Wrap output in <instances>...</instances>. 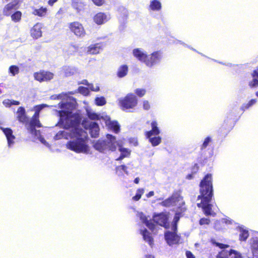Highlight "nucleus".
<instances>
[{
  "instance_id": "nucleus-1",
  "label": "nucleus",
  "mask_w": 258,
  "mask_h": 258,
  "mask_svg": "<svg viewBox=\"0 0 258 258\" xmlns=\"http://www.w3.org/2000/svg\"><path fill=\"white\" fill-rule=\"evenodd\" d=\"M76 105L74 98H70L66 102L61 101L58 104L61 110H56L57 115L59 117L60 124L66 128L72 127L70 134L71 140L66 144L67 148L77 153H88L89 151L88 134L80 126L81 116L73 112Z\"/></svg>"
},
{
  "instance_id": "nucleus-2",
  "label": "nucleus",
  "mask_w": 258,
  "mask_h": 258,
  "mask_svg": "<svg viewBox=\"0 0 258 258\" xmlns=\"http://www.w3.org/2000/svg\"><path fill=\"white\" fill-rule=\"evenodd\" d=\"M200 195L198 199L201 200L200 203H198L199 208H202L206 216L211 215L212 205L210 204L213 196L212 178L211 174H207L201 180L200 184Z\"/></svg>"
},
{
  "instance_id": "nucleus-3",
  "label": "nucleus",
  "mask_w": 258,
  "mask_h": 258,
  "mask_svg": "<svg viewBox=\"0 0 258 258\" xmlns=\"http://www.w3.org/2000/svg\"><path fill=\"white\" fill-rule=\"evenodd\" d=\"M48 105L45 104L37 105L35 107V113L29 121L25 109L23 107H19L17 111V119L22 123H26V126L29 132L36 137L40 136V132L39 130H36V127H41V124L39 120V112L44 107Z\"/></svg>"
},
{
  "instance_id": "nucleus-4",
  "label": "nucleus",
  "mask_w": 258,
  "mask_h": 258,
  "mask_svg": "<svg viewBox=\"0 0 258 258\" xmlns=\"http://www.w3.org/2000/svg\"><path fill=\"white\" fill-rule=\"evenodd\" d=\"M117 146H118V150L120 152V156L116 159L117 161H121L123 158L130 156L131 150L120 146L115 137L110 134L106 135V139L99 140L93 145L94 148L100 152H105L106 151H114L116 150Z\"/></svg>"
},
{
  "instance_id": "nucleus-5",
  "label": "nucleus",
  "mask_w": 258,
  "mask_h": 258,
  "mask_svg": "<svg viewBox=\"0 0 258 258\" xmlns=\"http://www.w3.org/2000/svg\"><path fill=\"white\" fill-rule=\"evenodd\" d=\"M138 104V99L136 96L133 93H128L123 98L119 99V104L122 110L128 111L133 109Z\"/></svg>"
},
{
  "instance_id": "nucleus-6",
  "label": "nucleus",
  "mask_w": 258,
  "mask_h": 258,
  "mask_svg": "<svg viewBox=\"0 0 258 258\" xmlns=\"http://www.w3.org/2000/svg\"><path fill=\"white\" fill-rule=\"evenodd\" d=\"M213 243L215 244L216 246L222 249L217 254V258H242L241 254L237 251L233 249H230V250H226V248L229 247L228 245L215 241Z\"/></svg>"
},
{
  "instance_id": "nucleus-7",
  "label": "nucleus",
  "mask_w": 258,
  "mask_h": 258,
  "mask_svg": "<svg viewBox=\"0 0 258 258\" xmlns=\"http://www.w3.org/2000/svg\"><path fill=\"white\" fill-rule=\"evenodd\" d=\"M162 57L163 55L161 51H154L150 54H147L146 60L144 61V63L147 67L152 68L160 63Z\"/></svg>"
},
{
  "instance_id": "nucleus-8",
  "label": "nucleus",
  "mask_w": 258,
  "mask_h": 258,
  "mask_svg": "<svg viewBox=\"0 0 258 258\" xmlns=\"http://www.w3.org/2000/svg\"><path fill=\"white\" fill-rule=\"evenodd\" d=\"M70 30L78 37L83 38L86 32L83 26L78 22H74L69 24Z\"/></svg>"
},
{
  "instance_id": "nucleus-9",
  "label": "nucleus",
  "mask_w": 258,
  "mask_h": 258,
  "mask_svg": "<svg viewBox=\"0 0 258 258\" xmlns=\"http://www.w3.org/2000/svg\"><path fill=\"white\" fill-rule=\"evenodd\" d=\"M165 239L169 246L178 243L180 236L177 234V231H167L164 234Z\"/></svg>"
},
{
  "instance_id": "nucleus-10",
  "label": "nucleus",
  "mask_w": 258,
  "mask_h": 258,
  "mask_svg": "<svg viewBox=\"0 0 258 258\" xmlns=\"http://www.w3.org/2000/svg\"><path fill=\"white\" fill-rule=\"evenodd\" d=\"M154 223L168 228L169 227V224L168 222V217L167 215L163 213L159 214H155L153 217Z\"/></svg>"
},
{
  "instance_id": "nucleus-11",
  "label": "nucleus",
  "mask_w": 258,
  "mask_h": 258,
  "mask_svg": "<svg viewBox=\"0 0 258 258\" xmlns=\"http://www.w3.org/2000/svg\"><path fill=\"white\" fill-rule=\"evenodd\" d=\"M20 0H14L11 3L6 5L3 9V15L10 16L14 12L19 8Z\"/></svg>"
},
{
  "instance_id": "nucleus-12",
  "label": "nucleus",
  "mask_w": 258,
  "mask_h": 258,
  "mask_svg": "<svg viewBox=\"0 0 258 258\" xmlns=\"http://www.w3.org/2000/svg\"><path fill=\"white\" fill-rule=\"evenodd\" d=\"M110 18V15L109 13L99 12L94 16L93 20L97 25H102L108 21Z\"/></svg>"
},
{
  "instance_id": "nucleus-13",
  "label": "nucleus",
  "mask_w": 258,
  "mask_h": 258,
  "mask_svg": "<svg viewBox=\"0 0 258 258\" xmlns=\"http://www.w3.org/2000/svg\"><path fill=\"white\" fill-rule=\"evenodd\" d=\"M0 129L3 131L7 138L9 147H11L14 144V140L15 139L12 130L9 127L5 128L2 126H0Z\"/></svg>"
},
{
  "instance_id": "nucleus-14",
  "label": "nucleus",
  "mask_w": 258,
  "mask_h": 258,
  "mask_svg": "<svg viewBox=\"0 0 258 258\" xmlns=\"http://www.w3.org/2000/svg\"><path fill=\"white\" fill-rule=\"evenodd\" d=\"M105 122L108 128L114 132L115 133H118L120 131V125L116 121H112L109 116H106L105 118Z\"/></svg>"
},
{
  "instance_id": "nucleus-15",
  "label": "nucleus",
  "mask_w": 258,
  "mask_h": 258,
  "mask_svg": "<svg viewBox=\"0 0 258 258\" xmlns=\"http://www.w3.org/2000/svg\"><path fill=\"white\" fill-rule=\"evenodd\" d=\"M56 125H58L59 126L63 127L64 128L67 129V131H59L54 137V139L55 140H58L59 139H61L62 138H64L66 139H68L69 138H70V131H71L72 127H69V128H66L61 124H59V121L58 122L57 124Z\"/></svg>"
},
{
  "instance_id": "nucleus-16",
  "label": "nucleus",
  "mask_w": 258,
  "mask_h": 258,
  "mask_svg": "<svg viewBox=\"0 0 258 258\" xmlns=\"http://www.w3.org/2000/svg\"><path fill=\"white\" fill-rule=\"evenodd\" d=\"M103 44L101 43H97L90 45L87 47V53L90 54H98L100 50L103 49Z\"/></svg>"
},
{
  "instance_id": "nucleus-17",
  "label": "nucleus",
  "mask_w": 258,
  "mask_h": 258,
  "mask_svg": "<svg viewBox=\"0 0 258 258\" xmlns=\"http://www.w3.org/2000/svg\"><path fill=\"white\" fill-rule=\"evenodd\" d=\"M134 56L139 61L144 63L147 58V53L141 48H135L133 51Z\"/></svg>"
},
{
  "instance_id": "nucleus-18",
  "label": "nucleus",
  "mask_w": 258,
  "mask_h": 258,
  "mask_svg": "<svg viewBox=\"0 0 258 258\" xmlns=\"http://www.w3.org/2000/svg\"><path fill=\"white\" fill-rule=\"evenodd\" d=\"M89 132L92 138L97 137L99 133L98 124L95 121H91L89 123Z\"/></svg>"
},
{
  "instance_id": "nucleus-19",
  "label": "nucleus",
  "mask_w": 258,
  "mask_h": 258,
  "mask_svg": "<svg viewBox=\"0 0 258 258\" xmlns=\"http://www.w3.org/2000/svg\"><path fill=\"white\" fill-rule=\"evenodd\" d=\"M177 201V197L175 196H172L165 200L160 203L159 205L165 207H170L171 206H174L175 205Z\"/></svg>"
},
{
  "instance_id": "nucleus-20",
  "label": "nucleus",
  "mask_w": 258,
  "mask_h": 258,
  "mask_svg": "<svg viewBox=\"0 0 258 258\" xmlns=\"http://www.w3.org/2000/svg\"><path fill=\"white\" fill-rule=\"evenodd\" d=\"M42 24L41 23H37L31 29V35L35 38H38L42 35Z\"/></svg>"
},
{
  "instance_id": "nucleus-21",
  "label": "nucleus",
  "mask_w": 258,
  "mask_h": 258,
  "mask_svg": "<svg viewBox=\"0 0 258 258\" xmlns=\"http://www.w3.org/2000/svg\"><path fill=\"white\" fill-rule=\"evenodd\" d=\"M151 131H147L146 132V136H157L160 133V130L158 126V123L156 121L154 120L151 122Z\"/></svg>"
},
{
  "instance_id": "nucleus-22",
  "label": "nucleus",
  "mask_w": 258,
  "mask_h": 258,
  "mask_svg": "<svg viewBox=\"0 0 258 258\" xmlns=\"http://www.w3.org/2000/svg\"><path fill=\"white\" fill-rule=\"evenodd\" d=\"M139 217L142 222L146 225L151 231H154L155 228V224L151 221H149L146 216L142 213L139 214Z\"/></svg>"
},
{
  "instance_id": "nucleus-23",
  "label": "nucleus",
  "mask_w": 258,
  "mask_h": 258,
  "mask_svg": "<svg viewBox=\"0 0 258 258\" xmlns=\"http://www.w3.org/2000/svg\"><path fill=\"white\" fill-rule=\"evenodd\" d=\"M140 233L143 236L144 240L148 242L149 244L152 247L153 245V238L150 235V233L146 229L140 230Z\"/></svg>"
},
{
  "instance_id": "nucleus-24",
  "label": "nucleus",
  "mask_w": 258,
  "mask_h": 258,
  "mask_svg": "<svg viewBox=\"0 0 258 258\" xmlns=\"http://www.w3.org/2000/svg\"><path fill=\"white\" fill-rule=\"evenodd\" d=\"M239 233V240L241 241H246L249 236L248 231L242 226H238L237 228Z\"/></svg>"
},
{
  "instance_id": "nucleus-25",
  "label": "nucleus",
  "mask_w": 258,
  "mask_h": 258,
  "mask_svg": "<svg viewBox=\"0 0 258 258\" xmlns=\"http://www.w3.org/2000/svg\"><path fill=\"white\" fill-rule=\"evenodd\" d=\"M147 138L149 139V142L153 147L159 145L161 143V137L157 136H146Z\"/></svg>"
},
{
  "instance_id": "nucleus-26",
  "label": "nucleus",
  "mask_w": 258,
  "mask_h": 258,
  "mask_svg": "<svg viewBox=\"0 0 258 258\" xmlns=\"http://www.w3.org/2000/svg\"><path fill=\"white\" fill-rule=\"evenodd\" d=\"M62 71L67 77L72 76L77 72V69L72 66H64L62 68Z\"/></svg>"
},
{
  "instance_id": "nucleus-27",
  "label": "nucleus",
  "mask_w": 258,
  "mask_h": 258,
  "mask_svg": "<svg viewBox=\"0 0 258 258\" xmlns=\"http://www.w3.org/2000/svg\"><path fill=\"white\" fill-rule=\"evenodd\" d=\"M161 3L158 0H152L150 2L149 10L153 11H159L161 9Z\"/></svg>"
},
{
  "instance_id": "nucleus-28",
  "label": "nucleus",
  "mask_w": 258,
  "mask_h": 258,
  "mask_svg": "<svg viewBox=\"0 0 258 258\" xmlns=\"http://www.w3.org/2000/svg\"><path fill=\"white\" fill-rule=\"evenodd\" d=\"M72 6L78 12H80L84 9L85 5L82 0H72Z\"/></svg>"
},
{
  "instance_id": "nucleus-29",
  "label": "nucleus",
  "mask_w": 258,
  "mask_h": 258,
  "mask_svg": "<svg viewBox=\"0 0 258 258\" xmlns=\"http://www.w3.org/2000/svg\"><path fill=\"white\" fill-rule=\"evenodd\" d=\"M252 80L249 82V85L251 88H255L258 87V71H253L252 74Z\"/></svg>"
},
{
  "instance_id": "nucleus-30",
  "label": "nucleus",
  "mask_w": 258,
  "mask_h": 258,
  "mask_svg": "<svg viewBox=\"0 0 258 258\" xmlns=\"http://www.w3.org/2000/svg\"><path fill=\"white\" fill-rule=\"evenodd\" d=\"M128 72V67L126 65H122L118 69L117 75L119 78L125 77Z\"/></svg>"
},
{
  "instance_id": "nucleus-31",
  "label": "nucleus",
  "mask_w": 258,
  "mask_h": 258,
  "mask_svg": "<svg viewBox=\"0 0 258 258\" xmlns=\"http://www.w3.org/2000/svg\"><path fill=\"white\" fill-rule=\"evenodd\" d=\"M22 14L21 12L20 11H17V10L14 12L10 16L11 18V20L12 21L15 23H18L20 22L21 20Z\"/></svg>"
},
{
  "instance_id": "nucleus-32",
  "label": "nucleus",
  "mask_w": 258,
  "mask_h": 258,
  "mask_svg": "<svg viewBox=\"0 0 258 258\" xmlns=\"http://www.w3.org/2000/svg\"><path fill=\"white\" fill-rule=\"evenodd\" d=\"M127 169V167L124 165L117 166L115 168L116 172L119 176H122L123 175V173L120 172V170H122L126 175H128V171Z\"/></svg>"
},
{
  "instance_id": "nucleus-33",
  "label": "nucleus",
  "mask_w": 258,
  "mask_h": 258,
  "mask_svg": "<svg viewBox=\"0 0 258 258\" xmlns=\"http://www.w3.org/2000/svg\"><path fill=\"white\" fill-rule=\"evenodd\" d=\"M47 11V8L41 7L38 9H34L32 14L39 17H43L46 15Z\"/></svg>"
},
{
  "instance_id": "nucleus-34",
  "label": "nucleus",
  "mask_w": 258,
  "mask_h": 258,
  "mask_svg": "<svg viewBox=\"0 0 258 258\" xmlns=\"http://www.w3.org/2000/svg\"><path fill=\"white\" fill-rule=\"evenodd\" d=\"M251 248L253 255L254 256L258 257V238L253 239Z\"/></svg>"
},
{
  "instance_id": "nucleus-35",
  "label": "nucleus",
  "mask_w": 258,
  "mask_h": 258,
  "mask_svg": "<svg viewBox=\"0 0 258 258\" xmlns=\"http://www.w3.org/2000/svg\"><path fill=\"white\" fill-rule=\"evenodd\" d=\"M256 101L257 100L256 99H251L248 103L243 104L241 107V109L243 111H245L246 109H248L249 107L255 104Z\"/></svg>"
},
{
  "instance_id": "nucleus-36",
  "label": "nucleus",
  "mask_w": 258,
  "mask_h": 258,
  "mask_svg": "<svg viewBox=\"0 0 258 258\" xmlns=\"http://www.w3.org/2000/svg\"><path fill=\"white\" fill-rule=\"evenodd\" d=\"M179 216L178 213H176L173 218L172 224H171V230L177 231V223L179 220Z\"/></svg>"
},
{
  "instance_id": "nucleus-37",
  "label": "nucleus",
  "mask_w": 258,
  "mask_h": 258,
  "mask_svg": "<svg viewBox=\"0 0 258 258\" xmlns=\"http://www.w3.org/2000/svg\"><path fill=\"white\" fill-rule=\"evenodd\" d=\"M20 72L19 68L15 65L11 66L9 68V73L12 76H15L18 74Z\"/></svg>"
},
{
  "instance_id": "nucleus-38",
  "label": "nucleus",
  "mask_w": 258,
  "mask_h": 258,
  "mask_svg": "<svg viewBox=\"0 0 258 258\" xmlns=\"http://www.w3.org/2000/svg\"><path fill=\"white\" fill-rule=\"evenodd\" d=\"M144 192V188H139L137 190L136 195L133 197V200L136 201H139Z\"/></svg>"
},
{
  "instance_id": "nucleus-39",
  "label": "nucleus",
  "mask_w": 258,
  "mask_h": 258,
  "mask_svg": "<svg viewBox=\"0 0 258 258\" xmlns=\"http://www.w3.org/2000/svg\"><path fill=\"white\" fill-rule=\"evenodd\" d=\"M44 71H41L40 72H37L34 73V77L35 78V79L39 82L44 81Z\"/></svg>"
},
{
  "instance_id": "nucleus-40",
  "label": "nucleus",
  "mask_w": 258,
  "mask_h": 258,
  "mask_svg": "<svg viewBox=\"0 0 258 258\" xmlns=\"http://www.w3.org/2000/svg\"><path fill=\"white\" fill-rule=\"evenodd\" d=\"M211 141L212 138L210 137H207V138H206L202 145L201 146V149L204 150L206 149L207 147V146L209 145V144L211 142Z\"/></svg>"
},
{
  "instance_id": "nucleus-41",
  "label": "nucleus",
  "mask_w": 258,
  "mask_h": 258,
  "mask_svg": "<svg viewBox=\"0 0 258 258\" xmlns=\"http://www.w3.org/2000/svg\"><path fill=\"white\" fill-rule=\"evenodd\" d=\"M95 103L98 106H102L106 103V100L104 97H97L95 99Z\"/></svg>"
},
{
  "instance_id": "nucleus-42",
  "label": "nucleus",
  "mask_w": 258,
  "mask_h": 258,
  "mask_svg": "<svg viewBox=\"0 0 258 258\" xmlns=\"http://www.w3.org/2000/svg\"><path fill=\"white\" fill-rule=\"evenodd\" d=\"M119 11L122 13V21L124 22V20H126L128 17L127 10L124 7H120L119 9Z\"/></svg>"
},
{
  "instance_id": "nucleus-43",
  "label": "nucleus",
  "mask_w": 258,
  "mask_h": 258,
  "mask_svg": "<svg viewBox=\"0 0 258 258\" xmlns=\"http://www.w3.org/2000/svg\"><path fill=\"white\" fill-rule=\"evenodd\" d=\"M53 77V74L49 72H44V81H47L51 80Z\"/></svg>"
},
{
  "instance_id": "nucleus-44",
  "label": "nucleus",
  "mask_w": 258,
  "mask_h": 258,
  "mask_svg": "<svg viewBox=\"0 0 258 258\" xmlns=\"http://www.w3.org/2000/svg\"><path fill=\"white\" fill-rule=\"evenodd\" d=\"M146 90L144 89H137L135 91V93L140 97H142L146 94Z\"/></svg>"
},
{
  "instance_id": "nucleus-45",
  "label": "nucleus",
  "mask_w": 258,
  "mask_h": 258,
  "mask_svg": "<svg viewBox=\"0 0 258 258\" xmlns=\"http://www.w3.org/2000/svg\"><path fill=\"white\" fill-rule=\"evenodd\" d=\"M78 91L84 95H87L89 93V89L83 86H80L78 88Z\"/></svg>"
},
{
  "instance_id": "nucleus-46",
  "label": "nucleus",
  "mask_w": 258,
  "mask_h": 258,
  "mask_svg": "<svg viewBox=\"0 0 258 258\" xmlns=\"http://www.w3.org/2000/svg\"><path fill=\"white\" fill-rule=\"evenodd\" d=\"M210 223V220L208 218H201L199 221V224L201 225H209Z\"/></svg>"
},
{
  "instance_id": "nucleus-47",
  "label": "nucleus",
  "mask_w": 258,
  "mask_h": 258,
  "mask_svg": "<svg viewBox=\"0 0 258 258\" xmlns=\"http://www.w3.org/2000/svg\"><path fill=\"white\" fill-rule=\"evenodd\" d=\"M64 96H65V94H60L58 95H52L50 97V99L51 100H56V99L59 100V99H62Z\"/></svg>"
},
{
  "instance_id": "nucleus-48",
  "label": "nucleus",
  "mask_w": 258,
  "mask_h": 258,
  "mask_svg": "<svg viewBox=\"0 0 258 258\" xmlns=\"http://www.w3.org/2000/svg\"><path fill=\"white\" fill-rule=\"evenodd\" d=\"M88 116L91 119H98L99 118V115L95 113L88 112Z\"/></svg>"
},
{
  "instance_id": "nucleus-49",
  "label": "nucleus",
  "mask_w": 258,
  "mask_h": 258,
  "mask_svg": "<svg viewBox=\"0 0 258 258\" xmlns=\"http://www.w3.org/2000/svg\"><path fill=\"white\" fill-rule=\"evenodd\" d=\"M92 1L93 2V3L97 6H102L104 4V2H105L104 0H92Z\"/></svg>"
},
{
  "instance_id": "nucleus-50",
  "label": "nucleus",
  "mask_w": 258,
  "mask_h": 258,
  "mask_svg": "<svg viewBox=\"0 0 258 258\" xmlns=\"http://www.w3.org/2000/svg\"><path fill=\"white\" fill-rule=\"evenodd\" d=\"M3 103L6 107H9L12 105L11 100L10 99L4 100Z\"/></svg>"
},
{
  "instance_id": "nucleus-51",
  "label": "nucleus",
  "mask_w": 258,
  "mask_h": 258,
  "mask_svg": "<svg viewBox=\"0 0 258 258\" xmlns=\"http://www.w3.org/2000/svg\"><path fill=\"white\" fill-rule=\"evenodd\" d=\"M89 88L90 90L93 91H98L99 90V87L97 86H96L94 87V86L93 84H89L88 85Z\"/></svg>"
},
{
  "instance_id": "nucleus-52",
  "label": "nucleus",
  "mask_w": 258,
  "mask_h": 258,
  "mask_svg": "<svg viewBox=\"0 0 258 258\" xmlns=\"http://www.w3.org/2000/svg\"><path fill=\"white\" fill-rule=\"evenodd\" d=\"M143 108L147 110L150 108V105L148 101L146 100L143 102Z\"/></svg>"
},
{
  "instance_id": "nucleus-53",
  "label": "nucleus",
  "mask_w": 258,
  "mask_h": 258,
  "mask_svg": "<svg viewBox=\"0 0 258 258\" xmlns=\"http://www.w3.org/2000/svg\"><path fill=\"white\" fill-rule=\"evenodd\" d=\"M39 141H40V142L43 144V145H44L45 146H46L47 147H48L49 148L50 147V145L45 140V139L42 138V137H40L39 138Z\"/></svg>"
},
{
  "instance_id": "nucleus-54",
  "label": "nucleus",
  "mask_w": 258,
  "mask_h": 258,
  "mask_svg": "<svg viewBox=\"0 0 258 258\" xmlns=\"http://www.w3.org/2000/svg\"><path fill=\"white\" fill-rule=\"evenodd\" d=\"M185 254L187 258H195V255L190 251H186Z\"/></svg>"
},
{
  "instance_id": "nucleus-55",
  "label": "nucleus",
  "mask_w": 258,
  "mask_h": 258,
  "mask_svg": "<svg viewBox=\"0 0 258 258\" xmlns=\"http://www.w3.org/2000/svg\"><path fill=\"white\" fill-rule=\"evenodd\" d=\"M58 0H49L48 1V4L50 6H52Z\"/></svg>"
},
{
  "instance_id": "nucleus-56",
  "label": "nucleus",
  "mask_w": 258,
  "mask_h": 258,
  "mask_svg": "<svg viewBox=\"0 0 258 258\" xmlns=\"http://www.w3.org/2000/svg\"><path fill=\"white\" fill-rule=\"evenodd\" d=\"M11 102H12V105H19L20 104V102L18 101H16V100H11Z\"/></svg>"
},
{
  "instance_id": "nucleus-57",
  "label": "nucleus",
  "mask_w": 258,
  "mask_h": 258,
  "mask_svg": "<svg viewBox=\"0 0 258 258\" xmlns=\"http://www.w3.org/2000/svg\"><path fill=\"white\" fill-rule=\"evenodd\" d=\"M154 195V192L153 191H150L147 195V198H150L152 196H153Z\"/></svg>"
},
{
  "instance_id": "nucleus-58",
  "label": "nucleus",
  "mask_w": 258,
  "mask_h": 258,
  "mask_svg": "<svg viewBox=\"0 0 258 258\" xmlns=\"http://www.w3.org/2000/svg\"><path fill=\"white\" fill-rule=\"evenodd\" d=\"M82 84H84V85H87V86H88V85L90 84L88 83V82L87 80H84L82 81Z\"/></svg>"
},
{
  "instance_id": "nucleus-59",
  "label": "nucleus",
  "mask_w": 258,
  "mask_h": 258,
  "mask_svg": "<svg viewBox=\"0 0 258 258\" xmlns=\"http://www.w3.org/2000/svg\"><path fill=\"white\" fill-rule=\"evenodd\" d=\"M193 178L192 174H189L186 176V178L188 179H191Z\"/></svg>"
},
{
  "instance_id": "nucleus-60",
  "label": "nucleus",
  "mask_w": 258,
  "mask_h": 258,
  "mask_svg": "<svg viewBox=\"0 0 258 258\" xmlns=\"http://www.w3.org/2000/svg\"><path fill=\"white\" fill-rule=\"evenodd\" d=\"M140 181V178L139 177H136L135 179H134V182L136 184H138L139 183Z\"/></svg>"
},
{
  "instance_id": "nucleus-61",
  "label": "nucleus",
  "mask_w": 258,
  "mask_h": 258,
  "mask_svg": "<svg viewBox=\"0 0 258 258\" xmlns=\"http://www.w3.org/2000/svg\"><path fill=\"white\" fill-rule=\"evenodd\" d=\"M146 258H154V257L152 255H147Z\"/></svg>"
},
{
  "instance_id": "nucleus-62",
  "label": "nucleus",
  "mask_w": 258,
  "mask_h": 258,
  "mask_svg": "<svg viewBox=\"0 0 258 258\" xmlns=\"http://www.w3.org/2000/svg\"><path fill=\"white\" fill-rule=\"evenodd\" d=\"M225 223H226V224H231V221H230V220H227V219H226V221H225Z\"/></svg>"
},
{
  "instance_id": "nucleus-63",
  "label": "nucleus",
  "mask_w": 258,
  "mask_h": 258,
  "mask_svg": "<svg viewBox=\"0 0 258 258\" xmlns=\"http://www.w3.org/2000/svg\"><path fill=\"white\" fill-rule=\"evenodd\" d=\"M196 169L197 170L198 169V166H197V164H195L194 167V169Z\"/></svg>"
},
{
  "instance_id": "nucleus-64",
  "label": "nucleus",
  "mask_w": 258,
  "mask_h": 258,
  "mask_svg": "<svg viewBox=\"0 0 258 258\" xmlns=\"http://www.w3.org/2000/svg\"><path fill=\"white\" fill-rule=\"evenodd\" d=\"M227 66H228V67H232V64L231 63H228V64H227Z\"/></svg>"
}]
</instances>
